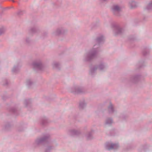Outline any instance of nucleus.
Masks as SVG:
<instances>
[{"mask_svg": "<svg viewBox=\"0 0 152 152\" xmlns=\"http://www.w3.org/2000/svg\"><path fill=\"white\" fill-rule=\"evenodd\" d=\"M25 41L27 43H28L31 41V39L30 38L27 37L25 39Z\"/></svg>", "mask_w": 152, "mask_h": 152, "instance_id": "29", "label": "nucleus"}, {"mask_svg": "<svg viewBox=\"0 0 152 152\" xmlns=\"http://www.w3.org/2000/svg\"><path fill=\"white\" fill-rule=\"evenodd\" d=\"M34 69L37 71L41 70L43 66L41 61L40 60H37L34 61L32 64Z\"/></svg>", "mask_w": 152, "mask_h": 152, "instance_id": "5", "label": "nucleus"}, {"mask_svg": "<svg viewBox=\"0 0 152 152\" xmlns=\"http://www.w3.org/2000/svg\"><path fill=\"white\" fill-rule=\"evenodd\" d=\"M87 102L85 100L81 101L79 103V107L80 109H83L86 107Z\"/></svg>", "mask_w": 152, "mask_h": 152, "instance_id": "16", "label": "nucleus"}, {"mask_svg": "<svg viewBox=\"0 0 152 152\" xmlns=\"http://www.w3.org/2000/svg\"><path fill=\"white\" fill-rule=\"evenodd\" d=\"M17 14L18 15H21L23 14V12L21 10L19 11Z\"/></svg>", "mask_w": 152, "mask_h": 152, "instance_id": "30", "label": "nucleus"}, {"mask_svg": "<svg viewBox=\"0 0 152 152\" xmlns=\"http://www.w3.org/2000/svg\"><path fill=\"white\" fill-rule=\"evenodd\" d=\"M119 147V145L118 143H113L110 142H107L105 145L106 149L110 150L112 149H117Z\"/></svg>", "mask_w": 152, "mask_h": 152, "instance_id": "7", "label": "nucleus"}, {"mask_svg": "<svg viewBox=\"0 0 152 152\" xmlns=\"http://www.w3.org/2000/svg\"><path fill=\"white\" fill-rule=\"evenodd\" d=\"M48 122V121L47 118L46 117H44L42 118L40 123L42 125H45Z\"/></svg>", "mask_w": 152, "mask_h": 152, "instance_id": "20", "label": "nucleus"}, {"mask_svg": "<svg viewBox=\"0 0 152 152\" xmlns=\"http://www.w3.org/2000/svg\"><path fill=\"white\" fill-rule=\"evenodd\" d=\"M112 11L113 14L116 16H120L121 15V7L118 5H114L113 6Z\"/></svg>", "mask_w": 152, "mask_h": 152, "instance_id": "6", "label": "nucleus"}, {"mask_svg": "<svg viewBox=\"0 0 152 152\" xmlns=\"http://www.w3.org/2000/svg\"><path fill=\"white\" fill-rule=\"evenodd\" d=\"M52 65L54 69H59L61 66L60 64L57 61L53 62L52 63Z\"/></svg>", "mask_w": 152, "mask_h": 152, "instance_id": "17", "label": "nucleus"}, {"mask_svg": "<svg viewBox=\"0 0 152 152\" xmlns=\"http://www.w3.org/2000/svg\"><path fill=\"white\" fill-rule=\"evenodd\" d=\"M107 110L108 113L110 114H113L115 112L113 105L111 103H110L109 105L108 106Z\"/></svg>", "mask_w": 152, "mask_h": 152, "instance_id": "14", "label": "nucleus"}, {"mask_svg": "<svg viewBox=\"0 0 152 152\" xmlns=\"http://www.w3.org/2000/svg\"><path fill=\"white\" fill-rule=\"evenodd\" d=\"M6 30V28L4 26H1L0 27V35L4 34L5 33Z\"/></svg>", "mask_w": 152, "mask_h": 152, "instance_id": "24", "label": "nucleus"}, {"mask_svg": "<svg viewBox=\"0 0 152 152\" xmlns=\"http://www.w3.org/2000/svg\"><path fill=\"white\" fill-rule=\"evenodd\" d=\"M107 67V64L103 61H100L98 65H94L91 66L90 68L89 74L91 75H94L98 69L101 71L105 69Z\"/></svg>", "mask_w": 152, "mask_h": 152, "instance_id": "2", "label": "nucleus"}, {"mask_svg": "<svg viewBox=\"0 0 152 152\" xmlns=\"http://www.w3.org/2000/svg\"><path fill=\"white\" fill-rule=\"evenodd\" d=\"M12 1H14L13 0H12Z\"/></svg>", "mask_w": 152, "mask_h": 152, "instance_id": "34", "label": "nucleus"}, {"mask_svg": "<svg viewBox=\"0 0 152 152\" xmlns=\"http://www.w3.org/2000/svg\"><path fill=\"white\" fill-rule=\"evenodd\" d=\"M104 39L102 35L98 36L94 41L93 47L83 56V60L85 62H90L96 57L99 51V45L102 43Z\"/></svg>", "mask_w": 152, "mask_h": 152, "instance_id": "1", "label": "nucleus"}, {"mask_svg": "<svg viewBox=\"0 0 152 152\" xmlns=\"http://www.w3.org/2000/svg\"><path fill=\"white\" fill-rule=\"evenodd\" d=\"M150 52V50L148 48H146L143 51V55L145 56L148 54Z\"/></svg>", "mask_w": 152, "mask_h": 152, "instance_id": "26", "label": "nucleus"}, {"mask_svg": "<svg viewBox=\"0 0 152 152\" xmlns=\"http://www.w3.org/2000/svg\"><path fill=\"white\" fill-rule=\"evenodd\" d=\"M31 103L30 99H25L24 101V104L26 107L30 105Z\"/></svg>", "mask_w": 152, "mask_h": 152, "instance_id": "23", "label": "nucleus"}, {"mask_svg": "<svg viewBox=\"0 0 152 152\" xmlns=\"http://www.w3.org/2000/svg\"><path fill=\"white\" fill-rule=\"evenodd\" d=\"M51 148L52 147L50 146H48L46 148L45 152H50V150Z\"/></svg>", "mask_w": 152, "mask_h": 152, "instance_id": "28", "label": "nucleus"}, {"mask_svg": "<svg viewBox=\"0 0 152 152\" xmlns=\"http://www.w3.org/2000/svg\"><path fill=\"white\" fill-rule=\"evenodd\" d=\"M114 32L116 34H121L124 31V30L118 24L114 25Z\"/></svg>", "mask_w": 152, "mask_h": 152, "instance_id": "10", "label": "nucleus"}, {"mask_svg": "<svg viewBox=\"0 0 152 152\" xmlns=\"http://www.w3.org/2000/svg\"><path fill=\"white\" fill-rule=\"evenodd\" d=\"M146 9L148 10H152V1L146 7Z\"/></svg>", "mask_w": 152, "mask_h": 152, "instance_id": "25", "label": "nucleus"}, {"mask_svg": "<svg viewBox=\"0 0 152 152\" xmlns=\"http://www.w3.org/2000/svg\"><path fill=\"white\" fill-rule=\"evenodd\" d=\"M49 134H47L42 137L37 139L34 143V146H37L47 141L49 139Z\"/></svg>", "mask_w": 152, "mask_h": 152, "instance_id": "3", "label": "nucleus"}, {"mask_svg": "<svg viewBox=\"0 0 152 152\" xmlns=\"http://www.w3.org/2000/svg\"><path fill=\"white\" fill-rule=\"evenodd\" d=\"M67 31L66 29L63 27H60L57 28L53 32V34L55 36H58L65 34Z\"/></svg>", "mask_w": 152, "mask_h": 152, "instance_id": "8", "label": "nucleus"}, {"mask_svg": "<svg viewBox=\"0 0 152 152\" xmlns=\"http://www.w3.org/2000/svg\"><path fill=\"white\" fill-rule=\"evenodd\" d=\"M21 65L20 63H18L14 66L12 69L13 73H16L18 72L21 67Z\"/></svg>", "mask_w": 152, "mask_h": 152, "instance_id": "12", "label": "nucleus"}, {"mask_svg": "<svg viewBox=\"0 0 152 152\" xmlns=\"http://www.w3.org/2000/svg\"><path fill=\"white\" fill-rule=\"evenodd\" d=\"M70 91L74 94H83L85 93L86 91L83 87L75 86L71 88L70 89Z\"/></svg>", "mask_w": 152, "mask_h": 152, "instance_id": "4", "label": "nucleus"}, {"mask_svg": "<svg viewBox=\"0 0 152 152\" xmlns=\"http://www.w3.org/2000/svg\"><path fill=\"white\" fill-rule=\"evenodd\" d=\"M137 3L134 0H131L129 2V6L131 8H134L137 6Z\"/></svg>", "mask_w": 152, "mask_h": 152, "instance_id": "15", "label": "nucleus"}, {"mask_svg": "<svg viewBox=\"0 0 152 152\" xmlns=\"http://www.w3.org/2000/svg\"><path fill=\"white\" fill-rule=\"evenodd\" d=\"M26 83L28 87H30L33 84V82L31 79H29L26 80Z\"/></svg>", "mask_w": 152, "mask_h": 152, "instance_id": "22", "label": "nucleus"}, {"mask_svg": "<svg viewBox=\"0 0 152 152\" xmlns=\"http://www.w3.org/2000/svg\"><path fill=\"white\" fill-rule=\"evenodd\" d=\"M8 84V82H7V80H6V83H5V85H7Z\"/></svg>", "mask_w": 152, "mask_h": 152, "instance_id": "31", "label": "nucleus"}, {"mask_svg": "<svg viewBox=\"0 0 152 152\" xmlns=\"http://www.w3.org/2000/svg\"><path fill=\"white\" fill-rule=\"evenodd\" d=\"M113 122V120L111 118H107L105 120V124L106 125H110Z\"/></svg>", "mask_w": 152, "mask_h": 152, "instance_id": "18", "label": "nucleus"}, {"mask_svg": "<svg viewBox=\"0 0 152 152\" xmlns=\"http://www.w3.org/2000/svg\"><path fill=\"white\" fill-rule=\"evenodd\" d=\"M143 66V65H140V67H142Z\"/></svg>", "mask_w": 152, "mask_h": 152, "instance_id": "32", "label": "nucleus"}, {"mask_svg": "<svg viewBox=\"0 0 152 152\" xmlns=\"http://www.w3.org/2000/svg\"><path fill=\"white\" fill-rule=\"evenodd\" d=\"M93 132V131L91 130V132H88L86 135V138L88 140H91L93 138L92 134Z\"/></svg>", "mask_w": 152, "mask_h": 152, "instance_id": "19", "label": "nucleus"}, {"mask_svg": "<svg viewBox=\"0 0 152 152\" xmlns=\"http://www.w3.org/2000/svg\"><path fill=\"white\" fill-rule=\"evenodd\" d=\"M12 125V124L10 122H7L5 123L4 126V129L7 130L10 128Z\"/></svg>", "mask_w": 152, "mask_h": 152, "instance_id": "21", "label": "nucleus"}, {"mask_svg": "<svg viewBox=\"0 0 152 152\" xmlns=\"http://www.w3.org/2000/svg\"><path fill=\"white\" fill-rule=\"evenodd\" d=\"M10 111L13 113H15L17 111V108L15 107H12L10 109Z\"/></svg>", "mask_w": 152, "mask_h": 152, "instance_id": "27", "label": "nucleus"}, {"mask_svg": "<svg viewBox=\"0 0 152 152\" xmlns=\"http://www.w3.org/2000/svg\"><path fill=\"white\" fill-rule=\"evenodd\" d=\"M69 134L72 135H77L80 134V132L78 129H72L69 130Z\"/></svg>", "mask_w": 152, "mask_h": 152, "instance_id": "13", "label": "nucleus"}, {"mask_svg": "<svg viewBox=\"0 0 152 152\" xmlns=\"http://www.w3.org/2000/svg\"><path fill=\"white\" fill-rule=\"evenodd\" d=\"M29 32L32 34H38L40 31V29L39 27L35 26L31 27L29 30Z\"/></svg>", "mask_w": 152, "mask_h": 152, "instance_id": "11", "label": "nucleus"}, {"mask_svg": "<svg viewBox=\"0 0 152 152\" xmlns=\"http://www.w3.org/2000/svg\"><path fill=\"white\" fill-rule=\"evenodd\" d=\"M133 148V146L132 147H131L130 148Z\"/></svg>", "mask_w": 152, "mask_h": 152, "instance_id": "33", "label": "nucleus"}, {"mask_svg": "<svg viewBox=\"0 0 152 152\" xmlns=\"http://www.w3.org/2000/svg\"><path fill=\"white\" fill-rule=\"evenodd\" d=\"M141 77L140 75H132L130 77L129 81L132 83H135L140 80Z\"/></svg>", "mask_w": 152, "mask_h": 152, "instance_id": "9", "label": "nucleus"}]
</instances>
